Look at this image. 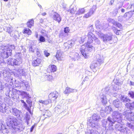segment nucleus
Instances as JSON below:
<instances>
[{
    "label": "nucleus",
    "instance_id": "nucleus-40",
    "mask_svg": "<svg viewBox=\"0 0 134 134\" xmlns=\"http://www.w3.org/2000/svg\"><path fill=\"white\" fill-rule=\"evenodd\" d=\"M24 33L27 34L28 35H30L31 34V31L29 29L25 28L24 30Z\"/></svg>",
    "mask_w": 134,
    "mask_h": 134
},
{
    "label": "nucleus",
    "instance_id": "nucleus-62",
    "mask_svg": "<svg viewBox=\"0 0 134 134\" xmlns=\"http://www.w3.org/2000/svg\"><path fill=\"white\" fill-rule=\"evenodd\" d=\"M98 62L99 63V64L102 63V61L101 59H99L98 60Z\"/></svg>",
    "mask_w": 134,
    "mask_h": 134
},
{
    "label": "nucleus",
    "instance_id": "nucleus-30",
    "mask_svg": "<svg viewBox=\"0 0 134 134\" xmlns=\"http://www.w3.org/2000/svg\"><path fill=\"white\" fill-rule=\"evenodd\" d=\"M132 104L133 102L132 103H128L125 104V106L127 108L130 109V111L133 109V104Z\"/></svg>",
    "mask_w": 134,
    "mask_h": 134
},
{
    "label": "nucleus",
    "instance_id": "nucleus-64",
    "mask_svg": "<svg viewBox=\"0 0 134 134\" xmlns=\"http://www.w3.org/2000/svg\"><path fill=\"white\" fill-rule=\"evenodd\" d=\"M125 10L124 9H122L121 10V11L122 13H124L125 12Z\"/></svg>",
    "mask_w": 134,
    "mask_h": 134
},
{
    "label": "nucleus",
    "instance_id": "nucleus-60",
    "mask_svg": "<svg viewBox=\"0 0 134 134\" xmlns=\"http://www.w3.org/2000/svg\"><path fill=\"white\" fill-rule=\"evenodd\" d=\"M130 86H134V82H132L131 81H130Z\"/></svg>",
    "mask_w": 134,
    "mask_h": 134
},
{
    "label": "nucleus",
    "instance_id": "nucleus-47",
    "mask_svg": "<svg viewBox=\"0 0 134 134\" xmlns=\"http://www.w3.org/2000/svg\"><path fill=\"white\" fill-rule=\"evenodd\" d=\"M115 25L116 26L118 27L119 28L121 29L122 28V26L121 24L119 23H117L116 22V23L115 24Z\"/></svg>",
    "mask_w": 134,
    "mask_h": 134
},
{
    "label": "nucleus",
    "instance_id": "nucleus-35",
    "mask_svg": "<svg viewBox=\"0 0 134 134\" xmlns=\"http://www.w3.org/2000/svg\"><path fill=\"white\" fill-rule=\"evenodd\" d=\"M25 119L27 122V125H28L29 124V120L30 119V115H28L27 114H26V115L25 117Z\"/></svg>",
    "mask_w": 134,
    "mask_h": 134
},
{
    "label": "nucleus",
    "instance_id": "nucleus-55",
    "mask_svg": "<svg viewBox=\"0 0 134 134\" xmlns=\"http://www.w3.org/2000/svg\"><path fill=\"white\" fill-rule=\"evenodd\" d=\"M88 30H90L91 31H93V26L92 25L91 26H90L88 28Z\"/></svg>",
    "mask_w": 134,
    "mask_h": 134
},
{
    "label": "nucleus",
    "instance_id": "nucleus-31",
    "mask_svg": "<svg viewBox=\"0 0 134 134\" xmlns=\"http://www.w3.org/2000/svg\"><path fill=\"white\" fill-rule=\"evenodd\" d=\"M13 31V27L11 26L9 27H7V32H8L10 35V36H13V34L11 35L12 32Z\"/></svg>",
    "mask_w": 134,
    "mask_h": 134
},
{
    "label": "nucleus",
    "instance_id": "nucleus-13",
    "mask_svg": "<svg viewBox=\"0 0 134 134\" xmlns=\"http://www.w3.org/2000/svg\"><path fill=\"white\" fill-rule=\"evenodd\" d=\"M8 108V106H6L5 104L2 103V101L0 102V111L1 112L4 113L6 112Z\"/></svg>",
    "mask_w": 134,
    "mask_h": 134
},
{
    "label": "nucleus",
    "instance_id": "nucleus-18",
    "mask_svg": "<svg viewBox=\"0 0 134 134\" xmlns=\"http://www.w3.org/2000/svg\"><path fill=\"white\" fill-rule=\"evenodd\" d=\"M87 36L88 37V40L87 42H89L91 43H92L93 41L94 38L95 37V35L91 32L88 33Z\"/></svg>",
    "mask_w": 134,
    "mask_h": 134
},
{
    "label": "nucleus",
    "instance_id": "nucleus-39",
    "mask_svg": "<svg viewBox=\"0 0 134 134\" xmlns=\"http://www.w3.org/2000/svg\"><path fill=\"white\" fill-rule=\"evenodd\" d=\"M97 66V64L96 63H92L90 65V67L92 69H95Z\"/></svg>",
    "mask_w": 134,
    "mask_h": 134
},
{
    "label": "nucleus",
    "instance_id": "nucleus-14",
    "mask_svg": "<svg viewBox=\"0 0 134 134\" xmlns=\"http://www.w3.org/2000/svg\"><path fill=\"white\" fill-rule=\"evenodd\" d=\"M58 93L57 92L55 91L53 93H52L50 94L49 95L48 97L50 100L52 99V100H54L56 99L57 97Z\"/></svg>",
    "mask_w": 134,
    "mask_h": 134
},
{
    "label": "nucleus",
    "instance_id": "nucleus-19",
    "mask_svg": "<svg viewBox=\"0 0 134 134\" xmlns=\"http://www.w3.org/2000/svg\"><path fill=\"white\" fill-rule=\"evenodd\" d=\"M55 57L58 60H62L63 57L62 53L60 51L58 50L57 51Z\"/></svg>",
    "mask_w": 134,
    "mask_h": 134
},
{
    "label": "nucleus",
    "instance_id": "nucleus-63",
    "mask_svg": "<svg viewBox=\"0 0 134 134\" xmlns=\"http://www.w3.org/2000/svg\"><path fill=\"white\" fill-rule=\"evenodd\" d=\"M127 14H128V13H125V14L124 15V17H125V18L127 17L128 18V16H127Z\"/></svg>",
    "mask_w": 134,
    "mask_h": 134
},
{
    "label": "nucleus",
    "instance_id": "nucleus-29",
    "mask_svg": "<svg viewBox=\"0 0 134 134\" xmlns=\"http://www.w3.org/2000/svg\"><path fill=\"white\" fill-rule=\"evenodd\" d=\"M86 134H99L98 132L96 130H88Z\"/></svg>",
    "mask_w": 134,
    "mask_h": 134
},
{
    "label": "nucleus",
    "instance_id": "nucleus-1",
    "mask_svg": "<svg viewBox=\"0 0 134 134\" xmlns=\"http://www.w3.org/2000/svg\"><path fill=\"white\" fill-rule=\"evenodd\" d=\"M123 115L121 113L117 111H114L112 114V119L110 117H108L107 120H103L102 122L104 125L107 123L109 124V128L110 130H113L112 126L115 123V128L117 131H120L121 132L125 133L126 131L127 127H124L122 124L120 123L121 121V119Z\"/></svg>",
    "mask_w": 134,
    "mask_h": 134
},
{
    "label": "nucleus",
    "instance_id": "nucleus-59",
    "mask_svg": "<svg viewBox=\"0 0 134 134\" xmlns=\"http://www.w3.org/2000/svg\"><path fill=\"white\" fill-rule=\"evenodd\" d=\"M114 2V0H111L110 2V4L111 5H112Z\"/></svg>",
    "mask_w": 134,
    "mask_h": 134
},
{
    "label": "nucleus",
    "instance_id": "nucleus-23",
    "mask_svg": "<svg viewBox=\"0 0 134 134\" xmlns=\"http://www.w3.org/2000/svg\"><path fill=\"white\" fill-rule=\"evenodd\" d=\"M73 44L71 41H69L65 43L64 44V46L65 47V48L66 49V50H67L69 48H71L73 45Z\"/></svg>",
    "mask_w": 134,
    "mask_h": 134
},
{
    "label": "nucleus",
    "instance_id": "nucleus-5",
    "mask_svg": "<svg viewBox=\"0 0 134 134\" xmlns=\"http://www.w3.org/2000/svg\"><path fill=\"white\" fill-rule=\"evenodd\" d=\"M100 117L97 114H94L92 118H91L90 121L92 127L97 129L99 124L97 122L100 119Z\"/></svg>",
    "mask_w": 134,
    "mask_h": 134
},
{
    "label": "nucleus",
    "instance_id": "nucleus-4",
    "mask_svg": "<svg viewBox=\"0 0 134 134\" xmlns=\"http://www.w3.org/2000/svg\"><path fill=\"white\" fill-rule=\"evenodd\" d=\"M16 59L9 58L7 61V64L10 65L14 66H18L22 63V60L21 57L19 56Z\"/></svg>",
    "mask_w": 134,
    "mask_h": 134
},
{
    "label": "nucleus",
    "instance_id": "nucleus-24",
    "mask_svg": "<svg viewBox=\"0 0 134 134\" xmlns=\"http://www.w3.org/2000/svg\"><path fill=\"white\" fill-rule=\"evenodd\" d=\"M41 62V59L39 58H37L32 62V64L34 66H38Z\"/></svg>",
    "mask_w": 134,
    "mask_h": 134
},
{
    "label": "nucleus",
    "instance_id": "nucleus-41",
    "mask_svg": "<svg viewBox=\"0 0 134 134\" xmlns=\"http://www.w3.org/2000/svg\"><path fill=\"white\" fill-rule=\"evenodd\" d=\"M128 95L131 98L134 99V92L132 91H130L128 93Z\"/></svg>",
    "mask_w": 134,
    "mask_h": 134
},
{
    "label": "nucleus",
    "instance_id": "nucleus-22",
    "mask_svg": "<svg viewBox=\"0 0 134 134\" xmlns=\"http://www.w3.org/2000/svg\"><path fill=\"white\" fill-rule=\"evenodd\" d=\"M51 100H50V99H48L46 100H40L39 101V102L40 104L44 106V105H46L51 102Z\"/></svg>",
    "mask_w": 134,
    "mask_h": 134
},
{
    "label": "nucleus",
    "instance_id": "nucleus-36",
    "mask_svg": "<svg viewBox=\"0 0 134 134\" xmlns=\"http://www.w3.org/2000/svg\"><path fill=\"white\" fill-rule=\"evenodd\" d=\"M99 24H100V22L99 20H97L95 22L96 26L97 29L100 30L102 29H103V27H101L100 28L99 27Z\"/></svg>",
    "mask_w": 134,
    "mask_h": 134
},
{
    "label": "nucleus",
    "instance_id": "nucleus-9",
    "mask_svg": "<svg viewBox=\"0 0 134 134\" xmlns=\"http://www.w3.org/2000/svg\"><path fill=\"white\" fill-rule=\"evenodd\" d=\"M27 70L24 69H19L16 70L14 73V75L16 77L21 75L24 76L26 75Z\"/></svg>",
    "mask_w": 134,
    "mask_h": 134
},
{
    "label": "nucleus",
    "instance_id": "nucleus-42",
    "mask_svg": "<svg viewBox=\"0 0 134 134\" xmlns=\"http://www.w3.org/2000/svg\"><path fill=\"white\" fill-rule=\"evenodd\" d=\"M76 10V8L75 7H74L70 10V13L72 14H74L75 13V12Z\"/></svg>",
    "mask_w": 134,
    "mask_h": 134
},
{
    "label": "nucleus",
    "instance_id": "nucleus-50",
    "mask_svg": "<svg viewBox=\"0 0 134 134\" xmlns=\"http://www.w3.org/2000/svg\"><path fill=\"white\" fill-rule=\"evenodd\" d=\"M3 86L2 85L1 82H0V92H1L3 89Z\"/></svg>",
    "mask_w": 134,
    "mask_h": 134
},
{
    "label": "nucleus",
    "instance_id": "nucleus-26",
    "mask_svg": "<svg viewBox=\"0 0 134 134\" xmlns=\"http://www.w3.org/2000/svg\"><path fill=\"white\" fill-rule=\"evenodd\" d=\"M85 8H81L77 11L76 15H79L83 14L85 12Z\"/></svg>",
    "mask_w": 134,
    "mask_h": 134
},
{
    "label": "nucleus",
    "instance_id": "nucleus-58",
    "mask_svg": "<svg viewBox=\"0 0 134 134\" xmlns=\"http://www.w3.org/2000/svg\"><path fill=\"white\" fill-rule=\"evenodd\" d=\"M26 102L27 103L29 104H31L32 103L31 101L30 100H27Z\"/></svg>",
    "mask_w": 134,
    "mask_h": 134
},
{
    "label": "nucleus",
    "instance_id": "nucleus-28",
    "mask_svg": "<svg viewBox=\"0 0 134 134\" xmlns=\"http://www.w3.org/2000/svg\"><path fill=\"white\" fill-rule=\"evenodd\" d=\"M4 79L6 80L7 82L11 83L12 82L13 80L12 77L11 75L7 76H5Z\"/></svg>",
    "mask_w": 134,
    "mask_h": 134
},
{
    "label": "nucleus",
    "instance_id": "nucleus-10",
    "mask_svg": "<svg viewBox=\"0 0 134 134\" xmlns=\"http://www.w3.org/2000/svg\"><path fill=\"white\" fill-rule=\"evenodd\" d=\"M80 51L82 55L86 59L89 56V54L88 51L86 48L85 45H82L80 49Z\"/></svg>",
    "mask_w": 134,
    "mask_h": 134
},
{
    "label": "nucleus",
    "instance_id": "nucleus-25",
    "mask_svg": "<svg viewBox=\"0 0 134 134\" xmlns=\"http://www.w3.org/2000/svg\"><path fill=\"white\" fill-rule=\"evenodd\" d=\"M20 93V94L23 97L26 98H30L31 97L30 96V95L29 94L27 93L26 92L24 91H19Z\"/></svg>",
    "mask_w": 134,
    "mask_h": 134
},
{
    "label": "nucleus",
    "instance_id": "nucleus-46",
    "mask_svg": "<svg viewBox=\"0 0 134 134\" xmlns=\"http://www.w3.org/2000/svg\"><path fill=\"white\" fill-rule=\"evenodd\" d=\"M118 9H117L116 8L114 9L113 12V15L114 16L116 15L117 13H118Z\"/></svg>",
    "mask_w": 134,
    "mask_h": 134
},
{
    "label": "nucleus",
    "instance_id": "nucleus-33",
    "mask_svg": "<svg viewBox=\"0 0 134 134\" xmlns=\"http://www.w3.org/2000/svg\"><path fill=\"white\" fill-rule=\"evenodd\" d=\"M34 23V20L32 19L30 20L27 23V26L31 28L33 25Z\"/></svg>",
    "mask_w": 134,
    "mask_h": 134
},
{
    "label": "nucleus",
    "instance_id": "nucleus-53",
    "mask_svg": "<svg viewBox=\"0 0 134 134\" xmlns=\"http://www.w3.org/2000/svg\"><path fill=\"white\" fill-rule=\"evenodd\" d=\"M130 7L131 8V11H133L134 12V4L131 5V6H130Z\"/></svg>",
    "mask_w": 134,
    "mask_h": 134
},
{
    "label": "nucleus",
    "instance_id": "nucleus-27",
    "mask_svg": "<svg viewBox=\"0 0 134 134\" xmlns=\"http://www.w3.org/2000/svg\"><path fill=\"white\" fill-rule=\"evenodd\" d=\"M121 100L124 102H130V99L126 97H125L124 96L121 95L120 97Z\"/></svg>",
    "mask_w": 134,
    "mask_h": 134
},
{
    "label": "nucleus",
    "instance_id": "nucleus-7",
    "mask_svg": "<svg viewBox=\"0 0 134 134\" xmlns=\"http://www.w3.org/2000/svg\"><path fill=\"white\" fill-rule=\"evenodd\" d=\"M124 119L127 120L129 121L134 122V113L131 111L129 112L127 111L125 112L124 114Z\"/></svg>",
    "mask_w": 134,
    "mask_h": 134
},
{
    "label": "nucleus",
    "instance_id": "nucleus-3",
    "mask_svg": "<svg viewBox=\"0 0 134 134\" xmlns=\"http://www.w3.org/2000/svg\"><path fill=\"white\" fill-rule=\"evenodd\" d=\"M15 48V47L13 45H10L8 47L5 46L3 51L1 54V56L3 58H7L8 56L11 55L12 49Z\"/></svg>",
    "mask_w": 134,
    "mask_h": 134
},
{
    "label": "nucleus",
    "instance_id": "nucleus-2",
    "mask_svg": "<svg viewBox=\"0 0 134 134\" xmlns=\"http://www.w3.org/2000/svg\"><path fill=\"white\" fill-rule=\"evenodd\" d=\"M7 125L12 127L15 132H19L23 130L25 126L21 124L18 120L15 117L9 115L6 120Z\"/></svg>",
    "mask_w": 134,
    "mask_h": 134
},
{
    "label": "nucleus",
    "instance_id": "nucleus-56",
    "mask_svg": "<svg viewBox=\"0 0 134 134\" xmlns=\"http://www.w3.org/2000/svg\"><path fill=\"white\" fill-rule=\"evenodd\" d=\"M37 55L38 56H40V52L38 51V48L36 49H35Z\"/></svg>",
    "mask_w": 134,
    "mask_h": 134
},
{
    "label": "nucleus",
    "instance_id": "nucleus-17",
    "mask_svg": "<svg viewBox=\"0 0 134 134\" xmlns=\"http://www.w3.org/2000/svg\"><path fill=\"white\" fill-rule=\"evenodd\" d=\"M57 70L56 66L54 65H50L47 69L48 71L49 72H54Z\"/></svg>",
    "mask_w": 134,
    "mask_h": 134
},
{
    "label": "nucleus",
    "instance_id": "nucleus-49",
    "mask_svg": "<svg viewBox=\"0 0 134 134\" xmlns=\"http://www.w3.org/2000/svg\"><path fill=\"white\" fill-rule=\"evenodd\" d=\"M44 55L46 57H48L50 55V53H48L47 51H44Z\"/></svg>",
    "mask_w": 134,
    "mask_h": 134
},
{
    "label": "nucleus",
    "instance_id": "nucleus-11",
    "mask_svg": "<svg viewBox=\"0 0 134 134\" xmlns=\"http://www.w3.org/2000/svg\"><path fill=\"white\" fill-rule=\"evenodd\" d=\"M96 9V5H93L92 8L90 9L89 11L86 14H85L83 17L85 18H88L90 17L94 13Z\"/></svg>",
    "mask_w": 134,
    "mask_h": 134
},
{
    "label": "nucleus",
    "instance_id": "nucleus-44",
    "mask_svg": "<svg viewBox=\"0 0 134 134\" xmlns=\"http://www.w3.org/2000/svg\"><path fill=\"white\" fill-rule=\"evenodd\" d=\"M108 20L109 22L112 23L114 25H115L116 22L114 20L110 18Z\"/></svg>",
    "mask_w": 134,
    "mask_h": 134
},
{
    "label": "nucleus",
    "instance_id": "nucleus-51",
    "mask_svg": "<svg viewBox=\"0 0 134 134\" xmlns=\"http://www.w3.org/2000/svg\"><path fill=\"white\" fill-rule=\"evenodd\" d=\"M115 83H116V85L118 86L121 85L122 84V83L121 82H120L119 81H117L116 82H115Z\"/></svg>",
    "mask_w": 134,
    "mask_h": 134
},
{
    "label": "nucleus",
    "instance_id": "nucleus-21",
    "mask_svg": "<svg viewBox=\"0 0 134 134\" xmlns=\"http://www.w3.org/2000/svg\"><path fill=\"white\" fill-rule=\"evenodd\" d=\"M109 96L108 95H102L101 96V100L103 104L105 105L107 103V100L108 99V97Z\"/></svg>",
    "mask_w": 134,
    "mask_h": 134
},
{
    "label": "nucleus",
    "instance_id": "nucleus-45",
    "mask_svg": "<svg viewBox=\"0 0 134 134\" xmlns=\"http://www.w3.org/2000/svg\"><path fill=\"white\" fill-rule=\"evenodd\" d=\"M133 12V11H131V10L130 11L127 13H128V14H127L128 18H129L132 16L133 14L132 12Z\"/></svg>",
    "mask_w": 134,
    "mask_h": 134
},
{
    "label": "nucleus",
    "instance_id": "nucleus-8",
    "mask_svg": "<svg viewBox=\"0 0 134 134\" xmlns=\"http://www.w3.org/2000/svg\"><path fill=\"white\" fill-rule=\"evenodd\" d=\"M12 114L16 116L18 118L20 119L21 118L22 113L20 111L16 108H12L10 111Z\"/></svg>",
    "mask_w": 134,
    "mask_h": 134
},
{
    "label": "nucleus",
    "instance_id": "nucleus-43",
    "mask_svg": "<svg viewBox=\"0 0 134 134\" xmlns=\"http://www.w3.org/2000/svg\"><path fill=\"white\" fill-rule=\"evenodd\" d=\"M39 40L41 42H44L45 41V38L44 37L40 36V37Z\"/></svg>",
    "mask_w": 134,
    "mask_h": 134
},
{
    "label": "nucleus",
    "instance_id": "nucleus-54",
    "mask_svg": "<svg viewBox=\"0 0 134 134\" xmlns=\"http://www.w3.org/2000/svg\"><path fill=\"white\" fill-rule=\"evenodd\" d=\"M35 126V125H34L32 126L30 129V132H32L33 129H34Z\"/></svg>",
    "mask_w": 134,
    "mask_h": 134
},
{
    "label": "nucleus",
    "instance_id": "nucleus-57",
    "mask_svg": "<svg viewBox=\"0 0 134 134\" xmlns=\"http://www.w3.org/2000/svg\"><path fill=\"white\" fill-rule=\"evenodd\" d=\"M4 62V61L2 58L0 57V64L2 63H3Z\"/></svg>",
    "mask_w": 134,
    "mask_h": 134
},
{
    "label": "nucleus",
    "instance_id": "nucleus-32",
    "mask_svg": "<svg viewBox=\"0 0 134 134\" xmlns=\"http://www.w3.org/2000/svg\"><path fill=\"white\" fill-rule=\"evenodd\" d=\"M112 110V109L110 106L107 107L105 109V111L107 114H109Z\"/></svg>",
    "mask_w": 134,
    "mask_h": 134
},
{
    "label": "nucleus",
    "instance_id": "nucleus-34",
    "mask_svg": "<svg viewBox=\"0 0 134 134\" xmlns=\"http://www.w3.org/2000/svg\"><path fill=\"white\" fill-rule=\"evenodd\" d=\"M112 29L116 35H120L121 33V31L120 30H118L115 27H113Z\"/></svg>",
    "mask_w": 134,
    "mask_h": 134
},
{
    "label": "nucleus",
    "instance_id": "nucleus-37",
    "mask_svg": "<svg viewBox=\"0 0 134 134\" xmlns=\"http://www.w3.org/2000/svg\"><path fill=\"white\" fill-rule=\"evenodd\" d=\"M35 49H36L35 47H34V45H30L29 47V51L32 52H34Z\"/></svg>",
    "mask_w": 134,
    "mask_h": 134
},
{
    "label": "nucleus",
    "instance_id": "nucleus-16",
    "mask_svg": "<svg viewBox=\"0 0 134 134\" xmlns=\"http://www.w3.org/2000/svg\"><path fill=\"white\" fill-rule=\"evenodd\" d=\"M113 104L116 108H118L121 107L122 104L118 99L114 100L113 102Z\"/></svg>",
    "mask_w": 134,
    "mask_h": 134
},
{
    "label": "nucleus",
    "instance_id": "nucleus-6",
    "mask_svg": "<svg viewBox=\"0 0 134 134\" xmlns=\"http://www.w3.org/2000/svg\"><path fill=\"white\" fill-rule=\"evenodd\" d=\"M96 32L98 36L102 39L103 42L105 43H107L112 40V36L110 35L103 34L100 31H97Z\"/></svg>",
    "mask_w": 134,
    "mask_h": 134
},
{
    "label": "nucleus",
    "instance_id": "nucleus-15",
    "mask_svg": "<svg viewBox=\"0 0 134 134\" xmlns=\"http://www.w3.org/2000/svg\"><path fill=\"white\" fill-rule=\"evenodd\" d=\"M52 17L53 19L59 23L61 20V18L59 14L55 12L52 14Z\"/></svg>",
    "mask_w": 134,
    "mask_h": 134
},
{
    "label": "nucleus",
    "instance_id": "nucleus-38",
    "mask_svg": "<svg viewBox=\"0 0 134 134\" xmlns=\"http://www.w3.org/2000/svg\"><path fill=\"white\" fill-rule=\"evenodd\" d=\"M93 40H94L95 44H99L100 43V41L96 37L94 38V39H93Z\"/></svg>",
    "mask_w": 134,
    "mask_h": 134
},
{
    "label": "nucleus",
    "instance_id": "nucleus-61",
    "mask_svg": "<svg viewBox=\"0 0 134 134\" xmlns=\"http://www.w3.org/2000/svg\"><path fill=\"white\" fill-rule=\"evenodd\" d=\"M127 126L130 127V128H131L132 127V125H131L130 123H128L127 124Z\"/></svg>",
    "mask_w": 134,
    "mask_h": 134
},
{
    "label": "nucleus",
    "instance_id": "nucleus-12",
    "mask_svg": "<svg viewBox=\"0 0 134 134\" xmlns=\"http://www.w3.org/2000/svg\"><path fill=\"white\" fill-rule=\"evenodd\" d=\"M91 43L89 42H87V43L85 44V47L87 48V50L88 51V52H92L95 51V48L91 45Z\"/></svg>",
    "mask_w": 134,
    "mask_h": 134
},
{
    "label": "nucleus",
    "instance_id": "nucleus-52",
    "mask_svg": "<svg viewBox=\"0 0 134 134\" xmlns=\"http://www.w3.org/2000/svg\"><path fill=\"white\" fill-rule=\"evenodd\" d=\"M25 85L27 89H29L30 88V86L29 85L28 83L27 82H25Z\"/></svg>",
    "mask_w": 134,
    "mask_h": 134
},
{
    "label": "nucleus",
    "instance_id": "nucleus-20",
    "mask_svg": "<svg viewBox=\"0 0 134 134\" xmlns=\"http://www.w3.org/2000/svg\"><path fill=\"white\" fill-rule=\"evenodd\" d=\"M77 90L75 89L70 88L69 87H67L64 92V93L65 94H69L71 92H76Z\"/></svg>",
    "mask_w": 134,
    "mask_h": 134
},
{
    "label": "nucleus",
    "instance_id": "nucleus-48",
    "mask_svg": "<svg viewBox=\"0 0 134 134\" xmlns=\"http://www.w3.org/2000/svg\"><path fill=\"white\" fill-rule=\"evenodd\" d=\"M70 31V30L68 27H66L64 29V32L65 33H68Z\"/></svg>",
    "mask_w": 134,
    "mask_h": 134
}]
</instances>
